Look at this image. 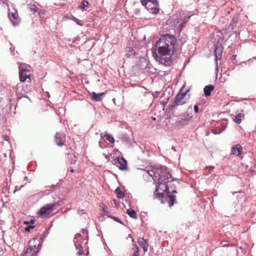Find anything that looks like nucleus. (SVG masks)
<instances>
[{"instance_id": "23", "label": "nucleus", "mask_w": 256, "mask_h": 256, "mask_svg": "<svg viewBox=\"0 0 256 256\" xmlns=\"http://www.w3.org/2000/svg\"><path fill=\"white\" fill-rule=\"evenodd\" d=\"M88 5V1L86 0H83L82 2L81 8H84Z\"/></svg>"}, {"instance_id": "8", "label": "nucleus", "mask_w": 256, "mask_h": 256, "mask_svg": "<svg viewBox=\"0 0 256 256\" xmlns=\"http://www.w3.org/2000/svg\"><path fill=\"white\" fill-rule=\"evenodd\" d=\"M81 238H82V234H76L75 235V237L74 240L76 249L78 250L76 252V254L78 256L82 255L84 252L82 247L81 246V245L80 244H77L78 241V239Z\"/></svg>"}, {"instance_id": "37", "label": "nucleus", "mask_w": 256, "mask_h": 256, "mask_svg": "<svg viewBox=\"0 0 256 256\" xmlns=\"http://www.w3.org/2000/svg\"><path fill=\"white\" fill-rule=\"evenodd\" d=\"M176 192H177L176 190H172V194H174V193H176Z\"/></svg>"}, {"instance_id": "18", "label": "nucleus", "mask_w": 256, "mask_h": 256, "mask_svg": "<svg viewBox=\"0 0 256 256\" xmlns=\"http://www.w3.org/2000/svg\"><path fill=\"white\" fill-rule=\"evenodd\" d=\"M126 55L128 57H130L134 55V49L131 47H126Z\"/></svg>"}, {"instance_id": "12", "label": "nucleus", "mask_w": 256, "mask_h": 256, "mask_svg": "<svg viewBox=\"0 0 256 256\" xmlns=\"http://www.w3.org/2000/svg\"><path fill=\"white\" fill-rule=\"evenodd\" d=\"M138 243L139 245L142 248L144 252L148 250V243L143 238H138Z\"/></svg>"}, {"instance_id": "7", "label": "nucleus", "mask_w": 256, "mask_h": 256, "mask_svg": "<svg viewBox=\"0 0 256 256\" xmlns=\"http://www.w3.org/2000/svg\"><path fill=\"white\" fill-rule=\"evenodd\" d=\"M186 94V92H185L182 94L178 93L176 95L174 99L175 106H182L186 103V100L185 98Z\"/></svg>"}, {"instance_id": "10", "label": "nucleus", "mask_w": 256, "mask_h": 256, "mask_svg": "<svg viewBox=\"0 0 256 256\" xmlns=\"http://www.w3.org/2000/svg\"><path fill=\"white\" fill-rule=\"evenodd\" d=\"M65 137L66 136L64 134L57 132L55 136V142L56 144L59 146H62L64 145Z\"/></svg>"}, {"instance_id": "42", "label": "nucleus", "mask_w": 256, "mask_h": 256, "mask_svg": "<svg viewBox=\"0 0 256 256\" xmlns=\"http://www.w3.org/2000/svg\"><path fill=\"white\" fill-rule=\"evenodd\" d=\"M172 149H173V150H175L174 148V147H173V146H172Z\"/></svg>"}, {"instance_id": "38", "label": "nucleus", "mask_w": 256, "mask_h": 256, "mask_svg": "<svg viewBox=\"0 0 256 256\" xmlns=\"http://www.w3.org/2000/svg\"><path fill=\"white\" fill-rule=\"evenodd\" d=\"M128 237L132 238V242H134V239L133 238H132V236L131 234H128Z\"/></svg>"}, {"instance_id": "5", "label": "nucleus", "mask_w": 256, "mask_h": 256, "mask_svg": "<svg viewBox=\"0 0 256 256\" xmlns=\"http://www.w3.org/2000/svg\"><path fill=\"white\" fill-rule=\"evenodd\" d=\"M192 118V116H190L188 114L180 116L176 122V126L180 129L187 126L191 120Z\"/></svg>"}, {"instance_id": "9", "label": "nucleus", "mask_w": 256, "mask_h": 256, "mask_svg": "<svg viewBox=\"0 0 256 256\" xmlns=\"http://www.w3.org/2000/svg\"><path fill=\"white\" fill-rule=\"evenodd\" d=\"M114 161L116 164H120L119 166L120 170H128V168L127 166V162L124 158H116L114 160Z\"/></svg>"}, {"instance_id": "35", "label": "nucleus", "mask_w": 256, "mask_h": 256, "mask_svg": "<svg viewBox=\"0 0 256 256\" xmlns=\"http://www.w3.org/2000/svg\"><path fill=\"white\" fill-rule=\"evenodd\" d=\"M8 0H2V2L3 4H6L7 6H8Z\"/></svg>"}, {"instance_id": "41", "label": "nucleus", "mask_w": 256, "mask_h": 256, "mask_svg": "<svg viewBox=\"0 0 256 256\" xmlns=\"http://www.w3.org/2000/svg\"><path fill=\"white\" fill-rule=\"evenodd\" d=\"M30 223L31 224H34V220H32Z\"/></svg>"}, {"instance_id": "21", "label": "nucleus", "mask_w": 256, "mask_h": 256, "mask_svg": "<svg viewBox=\"0 0 256 256\" xmlns=\"http://www.w3.org/2000/svg\"><path fill=\"white\" fill-rule=\"evenodd\" d=\"M132 250L134 251V256H139V248L136 244H133Z\"/></svg>"}, {"instance_id": "15", "label": "nucleus", "mask_w": 256, "mask_h": 256, "mask_svg": "<svg viewBox=\"0 0 256 256\" xmlns=\"http://www.w3.org/2000/svg\"><path fill=\"white\" fill-rule=\"evenodd\" d=\"M214 89V86L212 85H208L204 86V95L207 96L210 95L212 91Z\"/></svg>"}, {"instance_id": "3", "label": "nucleus", "mask_w": 256, "mask_h": 256, "mask_svg": "<svg viewBox=\"0 0 256 256\" xmlns=\"http://www.w3.org/2000/svg\"><path fill=\"white\" fill-rule=\"evenodd\" d=\"M62 204L63 202L60 200L56 202L46 204L40 208L38 212V214L40 218H45L50 214V212H48V210H56L59 206H62Z\"/></svg>"}, {"instance_id": "25", "label": "nucleus", "mask_w": 256, "mask_h": 256, "mask_svg": "<svg viewBox=\"0 0 256 256\" xmlns=\"http://www.w3.org/2000/svg\"><path fill=\"white\" fill-rule=\"evenodd\" d=\"M214 166H206V170H208V173H210L214 170Z\"/></svg>"}, {"instance_id": "13", "label": "nucleus", "mask_w": 256, "mask_h": 256, "mask_svg": "<svg viewBox=\"0 0 256 256\" xmlns=\"http://www.w3.org/2000/svg\"><path fill=\"white\" fill-rule=\"evenodd\" d=\"M104 94V92H100L97 94L95 92H92L90 95L92 100L96 102H98L102 100V98Z\"/></svg>"}, {"instance_id": "11", "label": "nucleus", "mask_w": 256, "mask_h": 256, "mask_svg": "<svg viewBox=\"0 0 256 256\" xmlns=\"http://www.w3.org/2000/svg\"><path fill=\"white\" fill-rule=\"evenodd\" d=\"M242 149V148L240 144H236L232 148L231 154L236 156H239L240 155Z\"/></svg>"}, {"instance_id": "28", "label": "nucleus", "mask_w": 256, "mask_h": 256, "mask_svg": "<svg viewBox=\"0 0 256 256\" xmlns=\"http://www.w3.org/2000/svg\"><path fill=\"white\" fill-rule=\"evenodd\" d=\"M34 226H32V225H29L27 226H26L25 228H24V230L26 232H30V230H32L34 228Z\"/></svg>"}, {"instance_id": "6", "label": "nucleus", "mask_w": 256, "mask_h": 256, "mask_svg": "<svg viewBox=\"0 0 256 256\" xmlns=\"http://www.w3.org/2000/svg\"><path fill=\"white\" fill-rule=\"evenodd\" d=\"M142 4L145 7L148 8L149 6H147L148 4H151L152 6V8H149L150 12L152 14H156L159 12L160 9L158 8V3L157 0H140Z\"/></svg>"}, {"instance_id": "24", "label": "nucleus", "mask_w": 256, "mask_h": 256, "mask_svg": "<svg viewBox=\"0 0 256 256\" xmlns=\"http://www.w3.org/2000/svg\"><path fill=\"white\" fill-rule=\"evenodd\" d=\"M22 70L25 71L24 72H26L27 73H28L29 72V70L28 68H27L26 67L24 68L23 64L20 65L19 66L20 72L22 71Z\"/></svg>"}, {"instance_id": "2", "label": "nucleus", "mask_w": 256, "mask_h": 256, "mask_svg": "<svg viewBox=\"0 0 256 256\" xmlns=\"http://www.w3.org/2000/svg\"><path fill=\"white\" fill-rule=\"evenodd\" d=\"M176 42L173 35L162 36L155 44L154 55L156 60L166 66H170L172 62V55L174 54Z\"/></svg>"}, {"instance_id": "20", "label": "nucleus", "mask_w": 256, "mask_h": 256, "mask_svg": "<svg viewBox=\"0 0 256 256\" xmlns=\"http://www.w3.org/2000/svg\"><path fill=\"white\" fill-rule=\"evenodd\" d=\"M115 192L117 194V198H122L124 196V194H123L120 188L118 187L115 190Z\"/></svg>"}, {"instance_id": "32", "label": "nucleus", "mask_w": 256, "mask_h": 256, "mask_svg": "<svg viewBox=\"0 0 256 256\" xmlns=\"http://www.w3.org/2000/svg\"><path fill=\"white\" fill-rule=\"evenodd\" d=\"M194 110L196 113H198V107L197 105H195L194 106Z\"/></svg>"}, {"instance_id": "14", "label": "nucleus", "mask_w": 256, "mask_h": 256, "mask_svg": "<svg viewBox=\"0 0 256 256\" xmlns=\"http://www.w3.org/2000/svg\"><path fill=\"white\" fill-rule=\"evenodd\" d=\"M23 70L19 72L20 79L21 82H24L26 78H30V74H28Z\"/></svg>"}, {"instance_id": "33", "label": "nucleus", "mask_w": 256, "mask_h": 256, "mask_svg": "<svg viewBox=\"0 0 256 256\" xmlns=\"http://www.w3.org/2000/svg\"><path fill=\"white\" fill-rule=\"evenodd\" d=\"M147 6H149V7H148H148H145V8H146V9L149 11V12H150V10L149 8H152V6L151 4H148V5H147Z\"/></svg>"}, {"instance_id": "17", "label": "nucleus", "mask_w": 256, "mask_h": 256, "mask_svg": "<svg viewBox=\"0 0 256 256\" xmlns=\"http://www.w3.org/2000/svg\"><path fill=\"white\" fill-rule=\"evenodd\" d=\"M244 114L239 113L235 116L234 120L237 124H239L240 123L242 120L244 118Z\"/></svg>"}, {"instance_id": "34", "label": "nucleus", "mask_w": 256, "mask_h": 256, "mask_svg": "<svg viewBox=\"0 0 256 256\" xmlns=\"http://www.w3.org/2000/svg\"><path fill=\"white\" fill-rule=\"evenodd\" d=\"M82 232L84 236L86 234H87V232L84 229H82Z\"/></svg>"}, {"instance_id": "39", "label": "nucleus", "mask_w": 256, "mask_h": 256, "mask_svg": "<svg viewBox=\"0 0 256 256\" xmlns=\"http://www.w3.org/2000/svg\"><path fill=\"white\" fill-rule=\"evenodd\" d=\"M70 171L71 172H74V170L72 168H71Z\"/></svg>"}, {"instance_id": "22", "label": "nucleus", "mask_w": 256, "mask_h": 256, "mask_svg": "<svg viewBox=\"0 0 256 256\" xmlns=\"http://www.w3.org/2000/svg\"><path fill=\"white\" fill-rule=\"evenodd\" d=\"M106 139L110 142L114 143V138L108 134H106L104 136Z\"/></svg>"}, {"instance_id": "16", "label": "nucleus", "mask_w": 256, "mask_h": 256, "mask_svg": "<svg viewBox=\"0 0 256 256\" xmlns=\"http://www.w3.org/2000/svg\"><path fill=\"white\" fill-rule=\"evenodd\" d=\"M215 60L216 62L218 60L220 59L222 54V48L220 47H216L214 50Z\"/></svg>"}, {"instance_id": "44", "label": "nucleus", "mask_w": 256, "mask_h": 256, "mask_svg": "<svg viewBox=\"0 0 256 256\" xmlns=\"http://www.w3.org/2000/svg\"><path fill=\"white\" fill-rule=\"evenodd\" d=\"M54 185L52 184V187H54Z\"/></svg>"}, {"instance_id": "36", "label": "nucleus", "mask_w": 256, "mask_h": 256, "mask_svg": "<svg viewBox=\"0 0 256 256\" xmlns=\"http://www.w3.org/2000/svg\"><path fill=\"white\" fill-rule=\"evenodd\" d=\"M236 54H234L232 56V60H236Z\"/></svg>"}, {"instance_id": "43", "label": "nucleus", "mask_w": 256, "mask_h": 256, "mask_svg": "<svg viewBox=\"0 0 256 256\" xmlns=\"http://www.w3.org/2000/svg\"><path fill=\"white\" fill-rule=\"evenodd\" d=\"M172 149H173V150H175L174 148V147H173V146H172Z\"/></svg>"}, {"instance_id": "19", "label": "nucleus", "mask_w": 256, "mask_h": 256, "mask_svg": "<svg viewBox=\"0 0 256 256\" xmlns=\"http://www.w3.org/2000/svg\"><path fill=\"white\" fill-rule=\"evenodd\" d=\"M128 214L132 218L134 219L137 218V216L134 210L132 209H128L127 210Z\"/></svg>"}, {"instance_id": "31", "label": "nucleus", "mask_w": 256, "mask_h": 256, "mask_svg": "<svg viewBox=\"0 0 256 256\" xmlns=\"http://www.w3.org/2000/svg\"><path fill=\"white\" fill-rule=\"evenodd\" d=\"M4 254V248L0 246V256H3Z\"/></svg>"}, {"instance_id": "30", "label": "nucleus", "mask_w": 256, "mask_h": 256, "mask_svg": "<svg viewBox=\"0 0 256 256\" xmlns=\"http://www.w3.org/2000/svg\"><path fill=\"white\" fill-rule=\"evenodd\" d=\"M190 18V17H185L184 20H183V22L182 24H181V26L182 27L184 24L188 21V19Z\"/></svg>"}, {"instance_id": "26", "label": "nucleus", "mask_w": 256, "mask_h": 256, "mask_svg": "<svg viewBox=\"0 0 256 256\" xmlns=\"http://www.w3.org/2000/svg\"><path fill=\"white\" fill-rule=\"evenodd\" d=\"M10 17H12L14 20L16 18H17V14L16 12H11L8 14Z\"/></svg>"}, {"instance_id": "40", "label": "nucleus", "mask_w": 256, "mask_h": 256, "mask_svg": "<svg viewBox=\"0 0 256 256\" xmlns=\"http://www.w3.org/2000/svg\"><path fill=\"white\" fill-rule=\"evenodd\" d=\"M24 224H28V222H24Z\"/></svg>"}, {"instance_id": "29", "label": "nucleus", "mask_w": 256, "mask_h": 256, "mask_svg": "<svg viewBox=\"0 0 256 256\" xmlns=\"http://www.w3.org/2000/svg\"><path fill=\"white\" fill-rule=\"evenodd\" d=\"M24 186V185H22L20 186H15L14 190V193H15L16 192L20 190L21 188H22Z\"/></svg>"}, {"instance_id": "4", "label": "nucleus", "mask_w": 256, "mask_h": 256, "mask_svg": "<svg viewBox=\"0 0 256 256\" xmlns=\"http://www.w3.org/2000/svg\"><path fill=\"white\" fill-rule=\"evenodd\" d=\"M38 242V240L36 239L30 240L29 242V246L24 252V256H36L37 253L39 251L38 247L40 246L39 243L38 247L36 248V242Z\"/></svg>"}, {"instance_id": "1", "label": "nucleus", "mask_w": 256, "mask_h": 256, "mask_svg": "<svg viewBox=\"0 0 256 256\" xmlns=\"http://www.w3.org/2000/svg\"><path fill=\"white\" fill-rule=\"evenodd\" d=\"M154 176L158 178V186L154 191V194L158 196L164 203L165 200L168 201L170 207L172 206L176 202V196L170 195L169 188L172 186V182L176 180L170 174L168 170L165 166H160L154 172Z\"/></svg>"}, {"instance_id": "27", "label": "nucleus", "mask_w": 256, "mask_h": 256, "mask_svg": "<svg viewBox=\"0 0 256 256\" xmlns=\"http://www.w3.org/2000/svg\"><path fill=\"white\" fill-rule=\"evenodd\" d=\"M110 218H112L116 222H117L123 225H124V224L117 217L111 216Z\"/></svg>"}]
</instances>
